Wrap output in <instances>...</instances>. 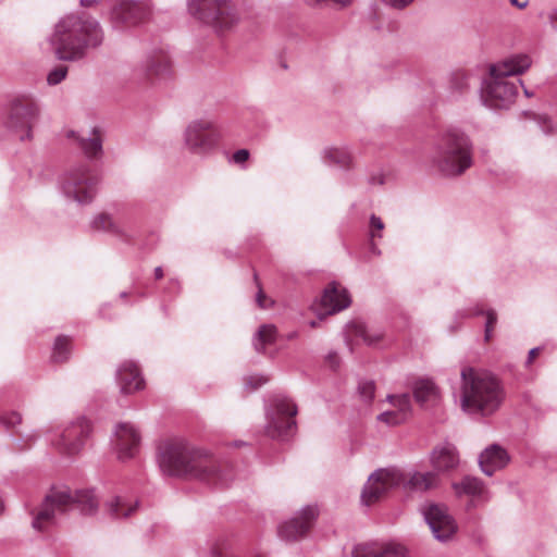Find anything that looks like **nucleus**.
Listing matches in <instances>:
<instances>
[{"instance_id":"nucleus-1","label":"nucleus","mask_w":557,"mask_h":557,"mask_svg":"<svg viewBox=\"0 0 557 557\" xmlns=\"http://www.w3.org/2000/svg\"><path fill=\"white\" fill-rule=\"evenodd\" d=\"M158 462L164 474L189 476L216 487L227 486L232 481V471L218 463L201 449L183 440H173L159 447Z\"/></svg>"},{"instance_id":"nucleus-2","label":"nucleus","mask_w":557,"mask_h":557,"mask_svg":"<svg viewBox=\"0 0 557 557\" xmlns=\"http://www.w3.org/2000/svg\"><path fill=\"white\" fill-rule=\"evenodd\" d=\"M104 34L100 23L87 15L67 14L53 26L47 42L59 61L78 62L84 60L91 49L100 47Z\"/></svg>"},{"instance_id":"nucleus-3","label":"nucleus","mask_w":557,"mask_h":557,"mask_svg":"<svg viewBox=\"0 0 557 557\" xmlns=\"http://www.w3.org/2000/svg\"><path fill=\"white\" fill-rule=\"evenodd\" d=\"M460 376V407L465 412L486 417L500 407L504 389L495 375L472 367H463Z\"/></svg>"},{"instance_id":"nucleus-4","label":"nucleus","mask_w":557,"mask_h":557,"mask_svg":"<svg viewBox=\"0 0 557 557\" xmlns=\"http://www.w3.org/2000/svg\"><path fill=\"white\" fill-rule=\"evenodd\" d=\"M532 64L528 54H515L502 62L491 65L490 76L481 87V100L490 109H507L518 95V86L509 76L525 72Z\"/></svg>"},{"instance_id":"nucleus-5","label":"nucleus","mask_w":557,"mask_h":557,"mask_svg":"<svg viewBox=\"0 0 557 557\" xmlns=\"http://www.w3.org/2000/svg\"><path fill=\"white\" fill-rule=\"evenodd\" d=\"M73 509L89 516L97 511L98 500L94 491H76L73 495L69 488H53L34 512L32 525L37 531H46L60 523L61 518Z\"/></svg>"},{"instance_id":"nucleus-6","label":"nucleus","mask_w":557,"mask_h":557,"mask_svg":"<svg viewBox=\"0 0 557 557\" xmlns=\"http://www.w3.org/2000/svg\"><path fill=\"white\" fill-rule=\"evenodd\" d=\"M430 160L445 176H458L472 165V145L461 131L451 128L434 143Z\"/></svg>"},{"instance_id":"nucleus-7","label":"nucleus","mask_w":557,"mask_h":557,"mask_svg":"<svg viewBox=\"0 0 557 557\" xmlns=\"http://www.w3.org/2000/svg\"><path fill=\"white\" fill-rule=\"evenodd\" d=\"M191 16L210 25L216 32H224L238 24L240 14L232 0H187Z\"/></svg>"},{"instance_id":"nucleus-8","label":"nucleus","mask_w":557,"mask_h":557,"mask_svg":"<svg viewBox=\"0 0 557 557\" xmlns=\"http://www.w3.org/2000/svg\"><path fill=\"white\" fill-rule=\"evenodd\" d=\"M99 178L87 163L69 168L59 177L62 195L78 205L90 203L98 190Z\"/></svg>"},{"instance_id":"nucleus-9","label":"nucleus","mask_w":557,"mask_h":557,"mask_svg":"<svg viewBox=\"0 0 557 557\" xmlns=\"http://www.w3.org/2000/svg\"><path fill=\"white\" fill-rule=\"evenodd\" d=\"M40 115V107L30 92H18L8 103L4 126L20 135L21 140L30 139L32 131Z\"/></svg>"},{"instance_id":"nucleus-10","label":"nucleus","mask_w":557,"mask_h":557,"mask_svg":"<svg viewBox=\"0 0 557 557\" xmlns=\"http://www.w3.org/2000/svg\"><path fill=\"white\" fill-rule=\"evenodd\" d=\"M221 133L212 119L200 117L190 121L184 129L183 143L193 154L206 157L219 145Z\"/></svg>"},{"instance_id":"nucleus-11","label":"nucleus","mask_w":557,"mask_h":557,"mask_svg":"<svg viewBox=\"0 0 557 557\" xmlns=\"http://www.w3.org/2000/svg\"><path fill=\"white\" fill-rule=\"evenodd\" d=\"M296 414L297 407L292 400L275 397L267 409V434L272 438L286 440L296 428Z\"/></svg>"},{"instance_id":"nucleus-12","label":"nucleus","mask_w":557,"mask_h":557,"mask_svg":"<svg viewBox=\"0 0 557 557\" xmlns=\"http://www.w3.org/2000/svg\"><path fill=\"white\" fill-rule=\"evenodd\" d=\"M91 430L90 421L81 417L55 433L50 442L63 455H77L89 438Z\"/></svg>"},{"instance_id":"nucleus-13","label":"nucleus","mask_w":557,"mask_h":557,"mask_svg":"<svg viewBox=\"0 0 557 557\" xmlns=\"http://www.w3.org/2000/svg\"><path fill=\"white\" fill-rule=\"evenodd\" d=\"M420 511L437 541L448 542L457 533V522L446 505L428 502L421 506Z\"/></svg>"},{"instance_id":"nucleus-14","label":"nucleus","mask_w":557,"mask_h":557,"mask_svg":"<svg viewBox=\"0 0 557 557\" xmlns=\"http://www.w3.org/2000/svg\"><path fill=\"white\" fill-rule=\"evenodd\" d=\"M404 480L403 473L396 468L374 471L368 479L361 493V502L371 506L379 502L389 490L398 486Z\"/></svg>"},{"instance_id":"nucleus-15","label":"nucleus","mask_w":557,"mask_h":557,"mask_svg":"<svg viewBox=\"0 0 557 557\" xmlns=\"http://www.w3.org/2000/svg\"><path fill=\"white\" fill-rule=\"evenodd\" d=\"M150 15V9L147 3L122 0L116 3L110 14V20L115 28L133 26L144 22Z\"/></svg>"},{"instance_id":"nucleus-16","label":"nucleus","mask_w":557,"mask_h":557,"mask_svg":"<svg viewBox=\"0 0 557 557\" xmlns=\"http://www.w3.org/2000/svg\"><path fill=\"white\" fill-rule=\"evenodd\" d=\"M137 73L151 83L166 79L172 74L171 59L164 50H153L138 65Z\"/></svg>"},{"instance_id":"nucleus-17","label":"nucleus","mask_w":557,"mask_h":557,"mask_svg":"<svg viewBox=\"0 0 557 557\" xmlns=\"http://www.w3.org/2000/svg\"><path fill=\"white\" fill-rule=\"evenodd\" d=\"M112 444L120 460H129L139 451L140 434L133 424L119 423L115 426Z\"/></svg>"},{"instance_id":"nucleus-18","label":"nucleus","mask_w":557,"mask_h":557,"mask_svg":"<svg viewBox=\"0 0 557 557\" xmlns=\"http://www.w3.org/2000/svg\"><path fill=\"white\" fill-rule=\"evenodd\" d=\"M317 517V507H304L294 518L278 527L280 537L287 542L299 540L311 529Z\"/></svg>"},{"instance_id":"nucleus-19","label":"nucleus","mask_w":557,"mask_h":557,"mask_svg":"<svg viewBox=\"0 0 557 557\" xmlns=\"http://www.w3.org/2000/svg\"><path fill=\"white\" fill-rule=\"evenodd\" d=\"M66 137L74 139L77 148H79L88 159H99L102 156V136L97 127L86 133L67 131Z\"/></svg>"},{"instance_id":"nucleus-20","label":"nucleus","mask_w":557,"mask_h":557,"mask_svg":"<svg viewBox=\"0 0 557 557\" xmlns=\"http://www.w3.org/2000/svg\"><path fill=\"white\" fill-rule=\"evenodd\" d=\"M387 399L393 409L379 414V421L388 425H398L409 419L411 416V398L409 394L388 395Z\"/></svg>"},{"instance_id":"nucleus-21","label":"nucleus","mask_w":557,"mask_h":557,"mask_svg":"<svg viewBox=\"0 0 557 557\" xmlns=\"http://www.w3.org/2000/svg\"><path fill=\"white\" fill-rule=\"evenodd\" d=\"M509 460L506 449L497 444H492L480 454L479 466L484 474L492 476L495 472L504 469Z\"/></svg>"},{"instance_id":"nucleus-22","label":"nucleus","mask_w":557,"mask_h":557,"mask_svg":"<svg viewBox=\"0 0 557 557\" xmlns=\"http://www.w3.org/2000/svg\"><path fill=\"white\" fill-rule=\"evenodd\" d=\"M116 382L122 394L128 395L144 388L145 381L133 361L123 362L116 370Z\"/></svg>"},{"instance_id":"nucleus-23","label":"nucleus","mask_w":557,"mask_h":557,"mask_svg":"<svg viewBox=\"0 0 557 557\" xmlns=\"http://www.w3.org/2000/svg\"><path fill=\"white\" fill-rule=\"evenodd\" d=\"M350 296L346 288L333 282L329 284L321 297V306L326 314H334L349 307Z\"/></svg>"},{"instance_id":"nucleus-24","label":"nucleus","mask_w":557,"mask_h":557,"mask_svg":"<svg viewBox=\"0 0 557 557\" xmlns=\"http://www.w3.org/2000/svg\"><path fill=\"white\" fill-rule=\"evenodd\" d=\"M430 461L434 470L440 474V472L455 469L459 463V456L456 447L446 442L433 448Z\"/></svg>"},{"instance_id":"nucleus-25","label":"nucleus","mask_w":557,"mask_h":557,"mask_svg":"<svg viewBox=\"0 0 557 557\" xmlns=\"http://www.w3.org/2000/svg\"><path fill=\"white\" fill-rule=\"evenodd\" d=\"M453 488L457 496H470L474 500L485 503L490 499V493L479 478L467 475L460 482H454Z\"/></svg>"},{"instance_id":"nucleus-26","label":"nucleus","mask_w":557,"mask_h":557,"mask_svg":"<svg viewBox=\"0 0 557 557\" xmlns=\"http://www.w3.org/2000/svg\"><path fill=\"white\" fill-rule=\"evenodd\" d=\"M352 557H406V549L399 544L376 546L374 544L356 545L351 552Z\"/></svg>"},{"instance_id":"nucleus-27","label":"nucleus","mask_w":557,"mask_h":557,"mask_svg":"<svg viewBox=\"0 0 557 557\" xmlns=\"http://www.w3.org/2000/svg\"><path fill=\"white\" fill-rule=\"evenodd\" d=\"M106 512L111 519L120 520L131 517L138 507V502L122 495L112 496L106 502Z\"/></svg>"},{"instance_id":"nucleus-28","label":"nucleus","mask_w":557,"mask_h":557,"mask_svg":"<svg viewBox=\"0 0 557 557\" xmlns=\"http://www.w3.org/2000/svg\"><path fill=\"white\" fill-rule=\"evenodd\" d=\"M440 483V475L435 470L428 472L414 471L406 482V487L413 492H428L437 488Z\"/></svg>"},{"instance_id":"nucleus-29","label":"nucleus","mask_w":557,"mask_h":557,"mask_svg":"<svg viewBox=\"0 0 557 557\" xmlns=\"http://www.w3.org/2000/svg\"><path fill=\"white\" fill-rule=\"evenodd\" d=\"M413 395L421 406L435 404L440 398V389L430 379H421L414 383Z\"/></svg>"},{"instance_id":"nucleus-30","label":"nucleus","mask_w":557,"mask_h":557,"mask_svg":"<svg viewBox=\"0 0 557 557\" xmlns=\"http://www.w3.org/2000/svg\"><path fill=\"white\" fill-rule=\"evenodd\" d=\"M322 158L326 164L342 170L350 169L354 160L350 151L345 147H327L323 150Z\"/></svg>"},{"instance_id":"nucleus-31","label":"nucleus","mask_w":557,"mask_h":557,"mask_svg":"<svg viewBox=\"0 0 557 557\" xmlns=\"http://www.w3.org/2000/svg\"><path fill=\"white\" fill-rule=\"evenodd\" d=\"M276 338V329L274 325H261L253 337V346L257 351H263L267 345L274 343Z\"/></svg>"},{"instance_id":"nucleus-32","label":"nucleus","mask_w":557,"mask_h":557,"mask_svg":"<svg viewBox=\"0 0 557 557\" xmlns=\"http://www.w3.org/2000/svg\"><path fill=\"white\" fill-rule=\"evenodd\" d=\"M348 329L350 334L362 339L368 345H375L382 338V334L380 332L371 331L362 323H352L351 325H348Z\"/></svg>"},{"instance_id":"nucleus-33","label":"nucleus","mask_w":557,"mask_h":557,"mask_svg":"<svg viewBox=\"0 0 557 557\" xmlns=\"http://www.w3.org/2000/svg\"><path fill=\"white\" fill-rule=\"evenodd\" d=\"M71 354V338L65 335H60L55 338L53 350H52V360L54 362H64L70 358Z\"/></svg>"},{"instance_id":"nucleus-34","label":"nucleus","mask_w":557,"mask_h":557,"mask_svg":"<svg viewBox=\"0 0 557 557\" xmlns=\"http://www.w3.org/2000/svg\"><path fill=\"white\" fill-rule=\"evenodd\" d=\"M91 227L96 231H104L115 235H121V230L107 213H100L91 222Z\"/></svg>"},{"instance_id":"nucleus-35","label":"nucleus","mask_w":557,"mask_h":557,"mask_svg":"<svg viewBox=\"0 0 557 557\" xmlns=\"http://www.w3.org/2000/svg\"><path fill=\"white\" fill-rule=\"evenodd\" d=\"M69 69L65 65H58L49 71L47 83L49 86H55L66 78Z\"/></svg>"},{"instance_id":"nucleus-36","label":"nucleus","mask_w":557,"mask_h":557,"mask_svg":"<svg viewBox=\"0 0 557 557\" xmlns=\"http://www.w3.org/2000/svg\"><path fill=\"white\" fill-rule=\"evenodd\" d=\"M358 393L366 403H371L375 393L374 382L368 380L360 381L358 384Z\"/></svg>"},{"instance_id":"nucleus-37","label":"nucleus","mask_w":557,"mask_h":557,"mask_svg":"<svg viewBox=\"0 0 557 557\" xmlns=\"http://www.w3.org/2000/svg\"><path fill=\"white\" fill-rule=\"evenodd\" d=\"M369 228H370L369 234H370L371 239L381 238L382 231L384 230L383 220L380 216L372 214L370 216V221H369Z\"/></svg>"},{"instance_id":"nucleus-38","label":"nucleus","mask_w":557,"mask_h":557,"mask_svg":"<svg viewBox=\"0 0 557 557\" xmlns=\"http://www.w3.org/2000/svg\"><path fill=\"white\" fill-rule=\"evenodd\" d=\"M22 422V417L16 411H11L0 416V423L8 430L14 428Z\"/></svg>"},{"instance_id":"nucleus-39","label":"nucleus","mask_w":557,"mask_h":557,"mask_svg":"<svg viewBox=\"0 0 557 557\" xmlns=\"http://www.w3.org/2000/svg\"><path fill=\"white\" fill-rule=\"evenodd\" d=\"M534 120L544 134L548 135L555 132V124L547 115H535Z\"/></svg>"},{"instance_id":"nucleus-40","label":"nucleus","mask_w":557,"mask_h":557,"mask_svg":"<svg viewBox=\"0 0 557 557\" xmlns=\"http://www.w3.org/2000/svg\"><path fill=\"white\" fill-rule=\"evenodd\" d=\"M267 381L268 379L262 375H251L245 380V385L251 391H255L267 383Z\"/></svg>"},{"instance_id":"nucleus-41","label":"nucleus","mask_w":557,"mask_h":557,"mask_svg":"<svg viewBox=\"0 0 557 557\" xmlns=\"http://www.w3.org/2000/svg\"><path fill=\"white\" fill-rule=\"evenodd\" d=\"M249 156L250 154L247 149H238L233 153L232 160L237 164H242L249 159Z\"/></svg>"},{"instance_id":"nucleus-42","label":"nucleus","mask_w":557,"mask_h":557,"mask_svg":"<svg viewBox=\"0 0 557 557\" xmlns=\"http://www.w3.org/2000/svg\"><path fill=\"white\" fill-rule=\"evenodd\" d=\"M485 317H486L485 327L494 330V327H495V325L497 323V313H496V311L494 309H487L486 312H485Z\"/></svg>"},{"instance_id":"nucleus-43","label":"nucleus","mask_w":557,"mask_h":557,"mask_svg":"<svg viewBox=\"0 0 557 557\" xmlns=\"http://www.w3.org/2000/svg\"><path fill=\"white\" fill-rule=\"evenodd\" d=\"M391 8L401 10L411 4L414 0H383Z\"/></svg>"},{"instance_id":"nucleus-44","label":"nucleus","mask_w":557,"mask_h":557,"mask_svg":"<svg viewBox=\"0 0 557 557\" xmlns=\"http://www.w3.org/2000/svg\"><path fill=\"white\" fill-rule=\"evenodd\" d=\"M257 285H258V293L256 295V302L260 308L265 309V308H268V306L265 304V300H267L265 294L263 293V290L258 282H257Z\"/></svg>"},{"instance_id":"nucleus-45","label":"nucleus","mask_w":557,"mask_h":557,"mask_svg":"<svg viewBox=\"0 0 557 557\" xmlns=\"http://www.w3.org/2000/svg\"><path fill=\"white\" fill-rule=\"evenodd\" d=\"M486 310H483L479 305H475L470 312L462 313V317H479V315H485Z\"/></svg>"},{"instance_id":"nucleus-46","label":"nucleus","mask_w":557,"mask_h":557,"mask_svg":"<svg viewBox=\"0 0 557 557\" xmlns=\"http://www.w3.org/2000/svg\"><path fill=\"white\" fill-rule=\"evenodd\" d=\"M540 349H541L540 347H534L529 351L527 360H525V367H530V364L533 362L534 358L537 356Z\"/></svg>"},{"instance_id":"nucleus-47","label":"nucleus","mask_w":557,"mask_h":557,"mask_svg":"<svg viewBox=\"0 0 557 557\" xmlns=\"http://www.w3.org/2000/svg\"><path fill=\"white\" fill-rule=\"evenodd\" d=\"M327 361L330 362L331 367L332 368H336L337 364H338V358H337V355L334 352V354H330L327 356Z\"/></svg>"},{"instance_id":"nucleus-48","label":"nucleus","mask_w":557,"mask_h":557,"mask_svg":"<svg viewBox=\"0 0 557 557\" xmlns=\"http://www.w3.org/2000/svg\"><path fill=\"white\" fill-rule=\"evenodd\" d=\"M493 336V329L484 327V341L490 342Z\"/></svg>"},{"instance_id":"nucleus-49","label":"nucleus","mask_w":557,"mask_h":557,"mask_svg":"<svg viewBox=\"0 0 557 557\" xmlns=\"http://www.w3.org/2000/svg\"><path fill=\"white\" fill-rule=\"evenodd\" d=\"M81 5L83 7H91L98 3V0H79Z\"/></svg>"},{"instance_id":"nucleus-50","label":"nucleus","mask_w":557,"mask_h":557,"mask_svg":"<svg viewBox=\"0 0 557 557\" xmlns=\"http://www.w3.org/2000/svg\"><path fill=\"white\" fill-rule=\"evenodd\" d=\"M154 276H156L157 280H160V278L163 277V270H162L161 267H157L154 269Z\"/></svg>"},{"instance_id":"nucleus-51","label":"nucleus","mask_w":557,"mask_h":557,"mask_svg":"<svg viewBox=\"0 0 557 557\" xmlns=\"http://www.w3.org/2000/svg\"><path fill=\"white\" fill-rule=\"evenodd\" d=\"M510 3L512 5L518 7L519 9H522V8H524L527 5V1L519 2L518 0H510Z\"/></svg>"},{"instance_id":"nucleus-52","label":"nucleus","mask_w":557,"mask_h":557,"mask_svg":"<svg viewBox=\"0 0 557 557\" xmlns=\"http://www.w3.org/2000/svg\"><path fill=\"white\" fill-rule=\"evenodd\" d=\"M371 251L375 255H380L381 251L379 250V248L375 246V244H371Z\"/></svg>"},{"instance_id":"nucleus-53","label":"nucleus","mask_w":557,"mask_h":557,"mask_svg":"<svg viewBox=\"0 0 557 557\" xmlns=\"http://www.w3.org/2000/svg\"><path fill=\"white\" fill-rule=\"evenodd\" d=\"M120 297H121V298H125V297H127V293H126V292H122V293L120 294Z\"/></svg>"},{"instance_id":"nucleus-54","label":"nucleus","mask_w":557,"mask_h":557,"mask_svg":"<svg viewBox=\"0 0 557 557\" xmlns=\"http://www.w3.org/2000/svg\"><path fill=\"white\" fill-rule=\"evenodd\" d=\"M524 94L527 97H531V92L527 88H524Z\"/></svg>"},{"instance_id":"nucleus-55","label":"nucleus","mask_w":557,"mask_h":557,"mask_svg":"<svg viewBox=\"0 0 557 557\" xmlns=\"http://www.w3.org/2000/svg\"><path fill=\"white\" fill-rule=\"evenodd\" d=\"M244 443L243 442H235L234 445L235 446H239V445H243Z\"/></svg>"},{"instance_id":"nucleus-56","label":"nucleus","mask_w":557,"mask_h":557,"mask_svg":"<svg viewBox=\"0 0 557 557\" xmlns=\"http://www.w3.org/2000/svg\"><path fill=\"white\" fill-rule=\"evenodd\" d=\"M517 82L519 83V85H520L521 87H523V82H522L521 79H517Z\"/></svg>"},{"instance_id":"nucleus-57","label":"nucleus","mask_w":557,"mask_h":557,"mask_svg":"<svg viewBox=\"0 0 557 557\" xmlns=\"http://www.w3.org/2000/svg\"><path fill=\"white\" fill-rule=\"evenodd\" d=\"M310 325H311L312 327H314V326L317 325V322H315V321H312V322L310 323Z\"/></svg>"}]
</instances>
